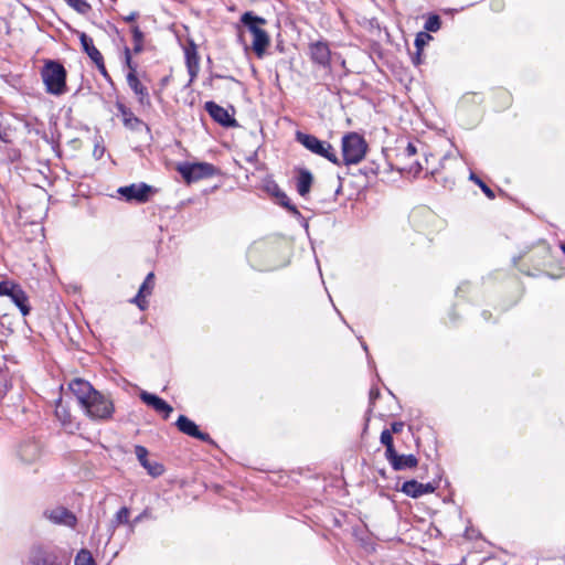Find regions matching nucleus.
<instances>
[{"label": "nucleus", "mask_w": 565, "mask_h": 565, "mask_svg": "<svg viewBox=\"0 0 565 565\" xmlns=\"http://www.w3.org/2000/svg\"><path fill=\"white\" fill-rule=\"evenodd\" d=\"M66 70L57 61L46 60L41 68V77L49 94L54 96L64 95L67 92Z\"/></svg>", "instance_id": "f257e3e1"}, {"label": "nucleus", "mask_w": 565, "mask_h": 565, "mask_svg": "<svg viewBox=\"0 0 565 565\" xmlns=\"http://www.w3.org/2000/svg\"><path fill=\"white\" fill-rule=\"evenodd\" d=\"M241 22L253 35L252 49L254 53L262 58L270 44L269 34L260 28V25L266 24V20L248 11L241 17Z\"/></svg>", "instance_id": "f03ea898"}, {"label": "nucleus", "mask_w": 565, "mask_h": 565, "mask_svg": "<svg viewBox=\"0 0 565 565\" xmlns=\"http://www.w3.org/2000/svg\"><path fill=\"white\" fill-rule=\"evenodd\" d=\"M367 143L363 136L351 131L345 134L341 140L342 159L340 166H352L360 163L366 156Z\"/></svg>", "instance_id": "7ed1b4c3"}, {"label": "nucleus", "mask_w": 565, "mask_h": 565, "mask_svg": "<svg viewBox=\"0 0 565 565\" xmlns=\"http://www.w3.org/2000/svg\"><path fill=\"white\" fill-rule=\"evenodd\" d=\"M296 140L312 153L329 160L333 164L340 166V158L330 142L301 131H297Z\"/></svg>", "instance_id": "20e7f679"}, {"label": "nucleus", "mask_w": 565, "mask_h": 565, "mask_svg": "<svg viewBox=\"0 0 565 565\" xmlns=\"http://www.w3.org/2000/svg\"><path fill=\"white\" fill-rule=\"evenodd\" d=\"M83 408L90 418L100 420L109 419L115 411L113 402L98 391L93 393Z\"/></svg>", "instance_id": "39448f33"}, {"label": "nucleus", "mask_w": 565, "mask_h": 565, "mask_svg": "<svg viewBox=\"0 0 565 565\" xmlns=\"http://www.w3.org/2000/svg\"><path fill=\"white\" fill-rule=\"evenodd\" d=\"M177 170L188 184L202 179L211 178L217 173V169L207 162H184L179 164Z\"/></svg>", "instance_id": "423d86ee"}, {"label": "nucleus", "mask_w": 565, "mask_h": 565, "mask_svg": "<svg viewBox=\"0 0 565 565\" xmlns=\"http://www.w3.org/2000/svg\"><path fill=\"white\" fill-rule=\"evenodd\" d=\"M29 565H65L54 548L35 545L31 548Z\"/></svg>", "instance_id": "0eeeda50"}, {"label": "nucleus", "mask_w": 565, "mask_h": 565, "mask_svg": "<svg viewBox=\"0 0 565 565\" xmlns=\"http://www.w3.org/2000/svg\"><path fill=\"white\" fill-rule=\"evenodd\" d=\"M154 192L153 188L146 183H134L118 189V193L125 198L127 202L136 201L138 203H146L149 201L150 195Z\"/></svg>", "instance_id": "6e6552de"}, {"label": "nucleus", "mask_w": 565, "mask_h": 565, "mask_svg": "<svg viewBox=\"0 0 565 565\" xmlns=\"http://www.w3.org/2000/svg\"><path fill=\"white\" fill-rule=\"evenodd\" d=\"M175 426L181 433L190 437L196 438L209 444H213V440L210 437V435L201 431L198 425L184 415H180L178 417Z\"/></svg>", "instance_id": "1a4fd4ad"}, {"label": "nucleus", "mask_w": 565, "mask_h": 565, "mask_svg": "<svg viewBox=\"0 0 565 565\" xmlns=\"http://www.w3.org/2000/svg\"><path fill=\"white\" fill-rule=\"evenodd\" d=\"M268 191L276 198L279 205L287 209V211L298 218L305 227H308L307 220L301 215L297 206L291 204L288 195L278 186V184L273 183L268 186Z\"/></svg>", "instance_id": "9d476101"}, {"label": "nucleus", "mask_w": 565, "mask_h": 565, "mask_svg": "<svg viewBox=\"0 0 565 565\" xmlns=\"http://www.w3.org/2000/svg\"><path fill=\"white\" fill-rule=\"evenodd\" d=\"M310 57L313 63L323 68L330 67L331 51L327 42L317 41L309 45Z\"/></svg>", "instance_id": "9b49d317"}, {"label": "nucleus", "mask_w": 565, "mask_h": 565, "mask_svg": "<svg viewBox=\"0 0 565 565\" xmlns=\"http://www.w3.org/2000/svg\"><path fill=\"white\" fill-rule=\"evenodd\" d=\"M127 84L132 89L138 98L141 106H151L150 96L146 86H143L137 77L136 67H131V71L127 74Z\"/></svg>", "instance_id": "f8f14e48"}, {"label": "nucleus", "mask_w": 565, "mask_h": 565, "mask_svg": "<svg viewBox=\"0 0 565 565\" xmlns=\"http://www.w3.org/2000/svg\"><path fill=\"white\" fill-rule=\"evenodd\" d=\"M17 455L21 462L33 463L41 456V446L35 440H25L18 447Z\"/></svg>", "instance_id": "ddd939ff"}, {"label": "nucleus", "mask_w": 565, "mask_h": 565, "mask_svg": "<svg viewBox=\"0 0 565 565\" xmlns=\"http://www.w3.org/2000/svg\"><path fill=\"white\" fill-rule=\"evenodd\" d=\"M46 519L55 524L66 525L74 527L76 524V516L64 507H56L44 512Z\"/></svg>", "instance_id": "4468645a"}, {"label": "nucleus", "mask_w": 565, "mask_h": 565, "mask_svg": "<svg viewBox=\"0 0 565 565\" xmlns=\"http://www.w3.org/2000/svg\"><path fill=\"white\" fill-rule=\"evenodd\" d=\"M204 108L207 111V114L213 118V120H215L220 125L224 127L236 126V120L233 117H231V115L225 108L217 105L216 103L206 102Z\"/></svg>", "instance_id": "2eb2a0df"}, {"label": "nucleus", "mask_w": 565, "mask_h": 565, "mask_svg": "<svg viewBox=\"0 0 565 565\" xmlns=\"http://www.w3.org/2000/svg\"><path fill=\"white\" fill-rule=\"evenodd\" d=\"M437 486L434 482L420 483L417 480L405 481L402 486V492L412 498H419L424 494L433 493Z\"/></svg>", "instance_id": "dca6fc26"}, {"label": "nucleus", "mask_w": 565, "mask_h": 565, "mask_svg": "<svg viewBox=\"0 0 565 565\" xmlns=\"http://www.w3.org/2000/svg\"><path fill=\"white\" fill-rule=\"evenodd\" d=\"M68 386L72 393L76 396L82 407L84 406L85 403H87L93 393L96 392V390L92 386L89 382L84 381L82 379H74L73 381H71Z\"/></svg>", "instance_id": "f3484780"}, {"label": "nucleus", "mask_w": 565, "mask_h": 565, "mask_svg": "<svg viewBox=\"0 0 565 565\" xmlns=\"http://www.w3.org/2000/svg\"><path fill=\"white\" fill-rule=\"evenodd\" d=\"M140 399L148 406L152 407L156 412L162 413L166 419L173 411V408L164 399L146 391L140 393Z\"/></svg>", "instance_id": "a211bd4d"}, {"label": "nucleus", "mask_w": 565, "mask_h": 565, "mask_svg": "<svg viewBox=\"0 0 565 565\" xmlns=\"http://www.w3.org/2000/svg\"><path fill=\"white\" fill-rule=\"evenodd\" d=\"M135 454L140 462V465L148 471L152 477H159L163 473L164 468L159 462H150L148 459V450L143 446H136Z\"/></svg>", "instance_id": "6ab92c4d"}, {"label": "nucleus", "mask_w": 565, "mask_h": 565, "mask_svg": "<svg viewBox=\"0 0 565 565\" xmlns=\"http://www.w3.org/2000/svg\"><path fill=\"white\" fill-rule=\"evenodd\" d=\"M386 459L396 471L414 468L418 463L417 458L414 455H398L396 450H394Z\"/></svg>", "instance_id": "aec40b11"}, {"label": "nucleus", "mask_w": 565, "mask_h": 565, "mask_svg": "<svg viewBox=\"0 0 565 565\" xmlns=\"http://www.w3.org/2000/svg\"><path fill=\"white\" fill-rule=\"evenodd\" d=\"M313 183V175L307 169H299L297 175V192L300 196L306 198Z\"/></svg>", "instance_id": "412c9836"}, {"label": "nucleus", "mask_w": 565, "mask_h": 565, "mask_svg": "<svg viewBox=\"0 0 565 565\" xmlns=\"http://www.w3.org/2000/svg\"><path fill=\"white\" fill-rule=\"evenodd\" d=\"M12 302L19 308L22 316L30 313L31 307L29 305V297L25 291L19 285L10 296Z\"/></svg>", "instance_id": "4be33fe9"}, {"label": "nucleus", "mask_w": 565, "mask_h": 565, "mask_svg": "<svg viewBox=\"0 0 565 565\" xmlns=\"http://www.w3.org/2000/svg\"><path fill=\"white\" fill-rule=\"evenodd\" d=\"M78 36H79V41H81L83 51L89 56V58L93 61V63H95V62L99 61L100 58H103L102 53L94 45V42H93L92 38H89L84 32H79Z\"/></svg>", "instance_id": "5701e85b"}, {"label": "nucleus", "mask_w": 565, "mask_h": 565, "mask_svg": "<svg viewBox=\"0 0 565 565\" xmlns=\"http://www.w3.org/2000/svg\"><path fill=\"white\" fill-rule=\"evenodd\" d=\"M117 108L122 116L124 125L128 128L135 129L141 125V120L137 118L134 113L122 104H118Z\"/></svg>", "instance_id": "b1692460"}, {"label": "nucleus", "mask_w": 565, "mask_h": 565, "mask_svg": "<svg viewBox=\"0 0 565 565\" xmlns=\"http://www.w3.org/2000/svg\"><path fill=\"white\" fill-rule=\"evenodd\" d=\"M153 279H154L153 273H149L147 275L145 281L142 282V285L140 286V288L138 290V294L136 296V300L140 299L141 297H146V296L151 294L153 285H154Z\"/></svg>", "instance_id": "393cba45"}, {"label": "nucleus", "mask_w": 565, "mask_h": 565, "mask_svg": "<svg viewBox=\"0 0 565 565\" xmlns=\"http://www.w3.org/2000/svg\"><path fill=\"white\" fill-rule=\"evenodd\" d=\"M131 33H132V41H134V52L136 54H138L143 50L145 35L138 25H134L131 28Z\"/></svg>", "instance_id": "a878e982"}, {"label": "nucleus", "mask_w": 565, "mask_h": 565, "mask_svg": "<svg viewBox=\"0 0 565 565\" xmlns=\"http://www.w3.org/2000/svg\"><path fill=\"white\" fill-rule=\"evenodd\" d=\"M70 7L81 14H87L92 7L86 0H64Z\"/></svg>", "instance_id": "bb28decb"}, {"label": "nucleus", "mask_w": 565, "mask_h": 565, "mask_svg": "<svg viewBox=\"0 0 565 565\" xmlns=\"http://www.w3.org/2000/svg\"><path fill=\"white\" fill-rule=\"evenodd\" d=\"M381 443L385 446L386 450H385V457L387 458L391 454H393V451L395 450L394 448V445H393V437H392V433L388 430V429H384L382 433H381Z\"/></svg>", "instance_id": "cd10ccee"}, {"label": "nucleus", "mask_w": 565, "mask_h": 565, "mask_svg": "<svg viewBox=\"0 0 565 565\" xmlns=\"http://www.w3.org/2000/svg\"><path fill=\"white\" fill-rule=\"evenodd\" d=\"M75 565H96L90 552L81 550L75 557Z\"/></svg>", "instance_id": "c85d7f7f"}, {"label": "nucleus", "mask_w": 565, "mask_h": 565, "mask_svg": "<svg viewBox=\"0 0 565 565\" xmlns=\"http://www.w3.org/2000/svg\"><path fill=\"white\" fill-rule=\"evenodd\" d=\"M441 26L440 18L436 14L430 15L425 22V30L428 32H437Z\"/></svg>", "instance_id": "c756f323"}, {"label": "nucleus", "mask_w": 565, "mask_h": 565, "mask_svg": "<svg viewBox=\"0 0 565 565\" xmlns=\"http://www.w3.org/2000/svg\"><path fill=\"white\" fill-rule=\"evenodd\" d=\"M470 180L473 181L477 185H479V188L486 194L487 198L491 200L495 198L494 192L475 173L470 174Z\"/></svg>", "instance_id": "7c9ffc66"}, {"label": "nucleus", "mask_w": 565, "mask_h": 565, "mask_svg": "<svg viewBox=\"0 0 565 565\" xmlns=\"http://www.w3.org/2000/svg\"><path fill=\"white\" fill-rule=\"evenodd\" d=\"M130 511L128 508L122 507L115 515V519L113 520V525L117 526L119 524H126L128 523Z\"/></svg>", "instance_id": "2f4dec72"}, {"label": "nucleus", "mask_w": 565, "mask_h": 565, "mask_svg": "<svg viewBox=\"0 0 565 565\" xmlns=\"http://www.w3.org/2000/svg\"><path fill=\"white\" fill-rule=\"evenodd\" d=\"M431 35L427 32H419L415 39V46L418 52L423 50V47L431 40Z\"/></svg>", "instance_id": "473e14b6"}, {"label": "nucleus", "mask_w": 565, "mask_h": 565, "mask_svg": "<svg viewBox=\"0 0 565 565\" xmlns=\"http://www.w3.org/2000/svg\"><path fill=\"white\" fill-rule=\"evenodd\" d=\"M18 286V284L11 281H0V296L10 297Z\"/></svg>", "instance_id": "72a5a7b5"}, {"label": "nucleus", "mask_w": 565, "mask_h": 565, "mask_svg": "<svg viewBox=\"0 0 565 565\" xmlns=\"http://www.w3.org/2000/svg\"><path fill=\"white\" fill-rule=\"evenodd\" d=\"M417 153V148L413 142H408L406 148L403 151V156L406 158H412Z\"/></svg>", "instance_id": "f704fd0d"}, {"label": "nucleus", "mask_w": 565, "mask_h": 565, "mask_svg": "<svg viewBox=\"0 0 565 565\" xmlns=\"http://www.w3.org/2000/svg\"><path fill=\"white\" fill-rule=\"evenodd\" d=\"M96 65V67L98 68V71L100 72V74L104 76V78L106 79H110V76L106 70V66H105V63H104V57L100 58L99 61L95 62L94 63Z\"/></svg>", "instance_id": "c9c22d12"}, {"label": "nucleus", "mask_w": 565, "mask_h": 565, "mask_svg": "<svg viewBox=\"0 0 565 565\" xmlns=\"http://www.w3.org/2000/svg\"><path fill=\"white\" fill-rule=\"evenodd\" d=\"M125 60H126V65L129 68V72L131 71V67H136V65L132 64L131 54H130L129 47L125 49Z\"/></svg>", "instance_id": "e433bc0d"}, {"label": "nucleus", "mask_w": 565, "mask_h": 565, "mask_svg": "<svg viewBox=\"0 0 565 565\" xmlns=\"http://www.w3.org/2000/svg\"><path fill=\"white\" fill-rule=\"evenodd\" d=\"M403 427H404V423H402V422H394L391 425V430L390 431L394 433V434H397V433L402 431Z\"/></svg>", "instance_id": "4c0bfd02"}, {"label": "nucleus", "mask_w": 565, "mask_h": 565, "mask_svg": "<svg viewBox=\"0 0 565 565\" xmlns=\"http://www.w3.org/2000/svg\"><path fill=\"white\" fill-rule=\"evenodd\" d=\"M134 302L141 309L145 310L148 306V302L145 300V297H141L140 299L136 300V297L134 298Z\"/></svg>", "instance_id": "58836bf2"}, {"label": "nucleus", "mask_w": 565, "mask_h": 565, "mask_svg": "<svg viewBox=\"0 0 565 565\" xmlns=\"http://www.w3.org/2000/svg\"><path fill=\"white\" fill-rule=\"evenodd\" d=\"M138 17H139V13L134 11V12L129 13L128 15L122 17V20L125 22H134Z\"/></svg>", "instance_id": "ea45409f"}, {"label": "nucleus", "mask_w": 565, "mask_h": 565, "mask_svg": "<svg viewBox=\"0 0 565 565\" xmlns=\"http://www.w3.org/2000/svg\"><path fill=\"white\" fill-rule=\"evenodd\" d=\"M379 396V391L376 390H371L370 392V398L373 399V398H376Z\"/></svg>", "instance_id": "a19ab883"}, {"label": "nucleus", "mask_w": 565, "mask_h": 565, "mask_svg": "<svg viewBox=\"0 0 565 565\" xmlns=\"http://www.w3.org/2000/svg\"><path fill=\"white\" fill-rule=\"evenodd\" d=\"M143 514H145V513H142V514H140V515H138V516L134 520L132 525H135V524H137L138 522H140V521L142 520V518H143Z\"/></svg>", "instance_id": "79ce46f5"}, {"label": "nucleus", "mask_w": 565, "mask_h": 565, "mask_svg": "<svg viewBox=\"0 0 565 565\" xmlns=\"http://www.w3.org/2000/svg\"><path fill=\"white\" fill-rule=\"evenodd\" d=\"M559 248L565 254V241L559 244Z\"/></svg>", "instance_id": "37998d69"}, {"label": "nucleus", "mask_w": 565, "mask_h": 565, "mask_svg": "<svg viewBox=\"0 0 565 565\" xmlns=\"http://www.w3.org/2000/svg\"><path fill=\"white\" fill-rule=\"evenodd\" d=\"M420 169H422L420 164H419V163H416L415 172H418Z\"/></svg>", "instance_id": "c03bdc74"}, {"label": "nucleus", "mask_w": 565, "mask_h": 565, "mask_svg": "<svg viewBox=\"0 0 565 565\" xmlns=\"http://www.w3.org/2000/svg\"><path fill=\"white\" fill-rule=\"evenodd\" d=\"M341 190V184H339L338 189H337V193L340 192Z\"/></svg>", "instance_id": "a18cd8bd"}]
</instances>
